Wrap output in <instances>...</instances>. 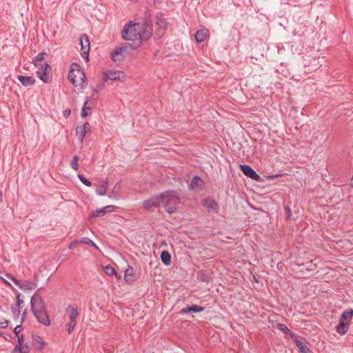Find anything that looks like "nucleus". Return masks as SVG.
<instances>
[{
	"instance_id": "nucleus-1",
	"label": "nucleus",
	"mask_w": 353,
	"mask_h": 353,
	"mask_svg": "<svg viewBox=\"0 0 353 353\" xmlns=\"http://www.w3.org/2000/svg\"><path fill=\"white\" fill-rule=\"evenodd\" d=\"M138 23H134L132 21L124 26L122 30V37L125 41H132L133 43H126L129 49L134 50L137 49L142 42V36L139 30L137 29Z\"/></svg>"
},
{
	"instance_id": "nucleus-2",
	"label": "nucleus",
	"mask_w": 353,
	"mask_h": 353,
	"mask_svg": "<svg viewBox=\"0 0 353 353\" xmlns=\"http://www.w3.org/2000/svg\"><path fill=\"white\" fill-rule=\"evenodd\" d=\"M68 79L74 87L80 86L81 89H84L87 87L88 82L85 74L77 63H72L71 64Z\"/></svg>"
},
{
	"instance_id": "nucleus-3",
	"label": "nucleus",
	"mask_w": 353,
	"mask_h": 353,
	"mask_svg": "<svg viewBox=\"0 0 353 353\" xmlns=\"http://www.w3.org/2000/svg\"><path fill=\"white\" fill-rule=\"evenodd\" d=\"M160 198L168 213L173 214L176 211V205L180 203L181 199L176 190L164 191L160 194Z\"/></svg>"
},
{
	"instance_id": "nucleus-4",
	"label": "nucleus",
	"mask_w": 353,
	"mask_h": 353,
	"mask_svg": "<svg viewBox=\"0 0 353 353\" xmlns=\"http://www.w3.org/2000/svg\"><path fill=\"white\" fill-rule=\"evenodd\" d=\"M51 72V65L48 63H45L40 65V68L36 72V74L39 79L43 83H50L52 81V76Z\"/></svg>"
},
{
	"instance_id": "nucleus-5",
	"label": "nucleus",
	"mask_w": 353,
	"mask_h": 353,
	"mask_svg": "<svg viewBox=\"0 0 353 353\" xmlns=\"http://www.w3.org/2000/svg\"><path fill=\"white\" fill-rule=\"evenodd\" d=\"M292 271V274L296 278L307 279L314 274L315 269L308 268L307 266H294Z\"/></svg>"
},
{
	"instance_id": "nucleus-6",
	"label": "nucleus",
	"mask_w": 353,
	"mask_h": 353,
	"mask_svg": "<svg viewBox=\"0 0 353 353\" xmlns=\"http://www.w3.org/2000/svg\"><path fill=\"white\" fill-rule=\"evenodd\" d=\"M81 56L86 62L89 61V52L90 48V42L89 37L86 34H82L79 38Z\"/></svg>"
},
{
	"instance_id": "nucleus-7",
	"label": "nucleus",
	"mask_w": 353,
	"mask_h": 353,
	"mask_svg": "<svg viewBox=\"0 0 353 353\" xmlns=\"http://www.w3.org/2000/svg\"><path fill=\"white\" fill-rule=\"evenodd\" d=\"M239 168L240 170L243 172V174L247 177H249L251 179L258 182L263 181L261 176L259 174H258L250 165L246 164H241L239 165Z\"/></svg>"
},
{
	"instance_id": "nucleus-8",
	"label": "nucleus",
	"mask_w": 353,
	"mask_h": 353,
	"mask_svg": "<svg viewBox=\"0 0 353 353\" xmlns=\"http://www.w3.org/2000/svg\"><path fill=\"white\" fill-rule=\"evenodd\" d=\"M6 276L23 290H32L36 288V285L32 281L19 280L9 274H6Z\"/></svg>"
},
{
	"instance_id": "nucleus-9",
	"label": "nucleus",
	"mask_w": 353,
	"mask_h": 353,
	"mask_svg": "<svg viewBox=\"0 0 353 353\" xmlns=\"http://www.w3.org/2000/svg\"><path fill=\"white\" fill-rule=\"evenodd\" d=\"M31 310L33 312L34 310H46V304L43 299L37 293H35L30 300Z\"/></svg>"
},
{
	"instance_id": "nucleus-10",
	"label": "nucleus",
	"mask_w": 353,
	"mask_h": 353,
	"mask_svg": "<svg viewBox=\"0 0 353 353\" xmlns=\"http://www.w3.org/2000/svg\"><path fill=\"white\" fill-rule=\"evenodd\" d=\"M125 74L120 70H108L103 74V83L107 82L108 80L117 81L123 77Z\"/></svg>"
},
{
	"instance_id": "nucleus-11",
	"label": "nucleus",
	"mask_w": 353,
	"mask_h": 353,
	"mask_svg": "<svg viewBox=\"0 0 353 353\" xmlns=\"http://www.w3.org/2000/svg\"><path fill=\"white\" fill-rule=\"evenodd\" d=\"M91 132V125L88 122H85L82 125L77 126L76 129V135L81 142L83 141L84 137L87 133Z\"/></svg>"
},
{
	"instance_id": "nucleus-12",
	"label": "nucleus",
	"mask_w": 353,
	"mask_h": 353,
	"mask_svg": "<svg viewBox=\"0 0 353 353\" xmlns=\"http://www.w3.org/2000/svg\"><path fill=\"white\" fill-rule=\"evenodd\" d=\"M33 314L40 323L46 326H49L50 325V317L46 312V310L36 311L34 310Z\"/></svg>"
},
{
	"instance_id": "nucleus-13",
	"label": "nucleus",
	"mask_w": 353,
	"mask_h": 353,
	"mask_svg": "<svg viewBox=\"0 0 353 353\" xmlns=\"http://www.w3.org/2000/svg\"><path fill=\"white\" fill-rule=\"evenodd\" d=\"M203 205L208 210V212H212L214 213L219 212V205L218 203L210 197L205 198L203 200Z\"/></svg>"
},
{
	"instance_id": "nucleus-14",
	"label": "nucleus",
	"mask_w": 353,
	"mask_h": 353,
	"mask_svg": "<svg viewBox=\"0 0 353 353\" xmlns=\"http://www.w3.org/2000/svg\"><path fill=\"white\" fill-rule=\"evenodd\" d=\"M204 185V181L200 176L196 175L192 178L189 188L194 191H201L203 189Z\"/></svg>"
},
{
	"instance_id": "nucleus-15",
	"label": "nucleus",
	"mask_w": 353,
	"mask_h": 353,
	"mask_svg": "<svg viewBox=\"0 0 353 353\" xmlns=\"http://www.w3.org/2000/svg\"><path fill=\"white\" fill-rule=\"evenodd\" d=\"M161 203V198H160V194L156 196H153L143 201V205L147 210H150L152 207L158 208Z\"/></svg>"
},
{
	"instance_id": "nucleus-16",
	"label": "nucleus",
	"mask_w": 353,
	"mask_h": 353,
	"mask_svg": "<svg viewBox=\"0 0 353 353\" xmlns=\"http://www.w3.org/2000/svg\"><path fill=\"white\" fill-rule=\"evenodd\" d=\"M129 49V47H127L126 43H123L121 46L117 47L115 49L113 50V51L111 52L110 57L112 60L114 62H116L117 61H119L120 59L118 58V56L121 55L123 52H125Z\"/></svg>"
},
{
	"instance_id": "nucleus-17",
	"label": "nucleus",
	"mask_w": 353,
	"mask_h": 353,
	"mask_svg": "<svg viewBox=\"0 0 353 353\" xmlns=\"http://www.w3.org/2000/svg\"><path fill=\"white\" fill-rule=\"evenodd\" d=\"M17 79L23 86L26 87L33 85L36 82L35 79L32 76L18 75Z\"/></svg>"
},
{
	"instance_id": "nucleus-18",
	"label": "nucleus",
	"mask_w": 353,
	"mask_h": 353,
	"mask_svg": "<svg viewBox=\"0 0 353 353\" xmlns=\"http://www.w3.org/2000/svg\"><path fill=\"white\" fill-rule=\"evenodd\" d=\"M156 24L158 26L159 30H162L163 31L165 30L167 28V21L166 19L163 17V12H158L156 15Z\"/></svg>"
},
{
	"instance_id": "nucleus-19",
	"label": "nucleus",
	"mask_w": 353,
	"mask_h": 353,
	"mask_svg": "<svg viewBox=\"0 0 353 353\" xmlns=\"http://www.w3.org/2000/svg\"><path fill=\"white\" fill-rule=\"evenodd\" d=\"M204 310H205V307L203 306H200L198 305H192L190 306H187V307L183 308L181 310V314H187V313H190V312L198 313V312H203Z\"/></svg>"
},
{
	"instance_id": "nucleus-20",
	"label": "nucleus",
	"mask_w": 353,
	"mask_h": 353,
	"mask_svg": "<svg viewBox=\"0 0 353 353\" xmlns=\"http://www.w3.org/2000/svg\"><path fill=\"white\" fill-rule=\"evenodd\" d=\"M208 29H206V28L199 29L196 32V33L194 34V39L197 43H201L205 41V39L208 35Z\"/></svg>"
},
{
	"instance_id": "nucleus-21",
	"label": "nucleus",
	"mask_w": 353,
	"mask_h": 353,
	"mask_svg": "<svg viewBox=\"0 0 353 353\" xmlns=\"http://www.w3.org/2000/svg\"><path fill=\"white\" fill-rule=\"evenodd\" d=\"M353 316V310L347 309L343 312L341 315L339 321L345 322V323L350 324V322Z\"/></svg>"
},
{
	"instance_id": "nucleus-22",
	"label": "nucleus",
	"mask_w": 353,
	"mask_h": 353,
	"mask_svg": "<svg viewBox=\"0 0 353 353\" xmlns=\"http://www.w3.org/2000/svg\"><path fill=\"white\" fill-rule=\"evenodd\" d=\"M65 312L68 313L70 320H76L79 315L78 307L77 305H70L65 309Z\"/></svg>"
},
{
	"instance_id": "nucleus-23",
	"label": "nucleus",
	"mask_w": 353,
	"mask_h": 353,
	"mask_svg": "<svg viewBox=\"0 0 353 353\" xmlns=\"http://www.w3.org/2000/svg\"><path fill=\"white\" fill-rule=\"evenodd\" d=\"M124 279L127 283H130L134 280V270L132 266H128L125 270Z\"/></svg>"
},
{
	"instance_id": "nucleus-24",
	"label": "nucleus",
	"mask_w": 353,
	"mask_h": 353,
	"mask_svg": "<svg viewBox=\"0 0 353 353\" xmlns=\"http://www.w3.org/2000/svg\"><path fill=\"white\" fill-rule=\"evenodd\" d=\"M33 341L37 350H41L44 348L45 343L43 341V339L40 336L33 335Z\"/></svg>"
},
{
	"instance_id": "nucleus-25",
	"label": "nucleus",
	"mask_w": 353,
	"mask_h": 353,
	"mask_svg": "<svg viewBox=\"0 0 353 353\" xmlns=\"http://www.w3.org/2000/svg\"><path fill=\"white\" fill-rule=\"evenodd\" d=\"M103 271L107 274L108 275L112 276L114 275L118 280L121 279V275H119L115 269L114 268V266H101Z\"/></svg>"
},
{
	"instance_id": "nucleus-26",
	"label": "nucleus",
	"mask_w": 353,
	"mask_h": 353,
	"mask_svg": "<svg viewBox=\"0 0 353 353\" xmlns=\"http://www.w3.org/2000/svg\"><path fill=\"white\" fill-rule=\"evenodd\" d=\"M197 279H198V280H199L201 281L206 282V283H209L212 281L210 274L203 272V271L198 272Z\"/></svg>"
},
{
	"instance_id": "nucleus-27",
	"label": "nucleus",
	"mask_w": 353,
	"mask_h": 353,
	"mask_svg": "<svg viewBox=\"0 0 353 353\" xmlns=\"http://www.w3.org/2000/svg\"><path fill=\"white\" fill-rule=\"evenodd\" d=\"M349 327V324L339 321V325L336 327V332L341 335H344L347 333Z\"/></svg>"
},
{
	"instance_id": "nucleus-28",
	"label": "nucleus",
	"mask_w": 353,
	"mask_h": 353,
	"mask_svg": "<svg viewBox=\"0 0 353 353\" xmlns=\"http://www.w3.org/2000/svg\"><path fill=\"white\" fill-rule=\"evenodd\" d=\"M90 98L91 97H87L86 98V100L84 102L83 105V107L81 108V117L83 118H85V117H88L90 114V112H88V111L91 110V108L89 107V106H87V104L88 103V101L90 99Z\"/></svg>"
},
{
	"instance_id": "nucleus-29",
	"label": "nucleus",
	"mask_w": 353,
	"mask_h": 353,
	"mask_svg": "<svg viewBox=\"0 0 353 353\" xmlns=\"http://www.w3.org/2000/svg\"><path fill=\"white\" fill-rule=\"evenodd\" d=\"M161 260L164 265H170L171 261V255L167 250H163L161 253Z\"/></svg>"
},
{
	"instance_id": "nucleus-30",
	"label": "nucleus",
	"mask_w": 353,
	"mask_h": 353,
	"mask_svg": "<svg viewBox=\"0 0 353 353\" xmlns=\"http://www.w3.org/2000/svg\"><path fill=\"white\" fill-rule=\"evenodd\" d=\"M47 54L44 52H39L32 60V63L34 66H40L41 64L39 62L45 59Z\"/></svg>"
},
{
	"instance_id": "nucleus-31",
	"label": "nucleus",
	"mask_w": 353,
	"mask_h": 353,
	"mask_svg": "<svg viewBox=\"0 0 353 353\" xmlns=\"http://www.w3.org/2000/svg\"><path fill=\"white\" fill-rule=\"evenodd\" d=\"M121 186L120 182L117 183L114 185V186L111 192V194H108V196L113 197L114 199H118L120 196L119 191L121 190Z\"/></svg>"
},
{
	"instance_id": "nucleus-32",
	"label": "nucleus",
	"mask_w": 353,
	"mask_h": 353,
	"mask_svg": "<svg viewBox=\"0 0 353 353\" xmlns=\"http://www.w3.org/2000/svg\"><path fill=\"white\" fill-rule=\"evenodd\" d=\"M105 214V210L103 208L101 209H97L96 210L92 211L89 215V220L91 221L94 218L103 216Z\"/></svg>"
},
{
	"instance_id": "nucleus-33",
	"label": "nucleus",
	"mask_w": 353,
	"mask_h": 353,
	"mask_svg": "<svg viewBox=\"0 0 353 353\" xmlns=\"http://www.w3.org/2000/svg\"><path fill=\"white\" fill-rule=\"evenodd\" d=\"M77 324V320H70V321L67 323V330L69 334H71Z\"/></svg>"
},
{
	"instance_id": "nucleus-34",
	"label": "nucleus",
	"mask_w": 353,
	"mask_h": 353,
	"mask_svg": "<svg viewBox=\"0 0 353 353\" xmlns=\"http://www.w3.org/2000/svg\"><path fill=\"white\" fill-rule=\"evenodd\" d=\"M21 307H18L17 305H12L11 310L14 319H18L21 313Z\"/></svg>"
},
{
	"instance_id": "nucleus-35",
	"label": "nucleus",
	"mask_w": 353,
	"mask_h": 353,
	"mask_svg": "<svg viewBox=\"0 0 353 353\" xmlns=\"http://www.w3.org/2000/svg\"><path fill=\"white\" fill-rule=\"evenodd\" d=\"M79 160V157L78 155H74L71 161V167L74 170H77L79 168L78 161Z\"/></svg>"
},
{
	"instance_id": "nucleus-36",
	"label": "nucleus",
	"mask_w": 353,
	"mask_h": 353,
	"mask_svg": "<svg viewBox=\"0 0 353 353\" xmlns=\"http://www.w3.org/2000/svg\"><path fill=\"white\" fill-rule=\"evenodd\" d=\"M15 350H18L19 353H28L30 351L29 347L26 345H17Z\"/></svg>"
},
{
	"instance_id": "nucleus-37",
	"label": "nucleus",
	"mask_w": 353,
	"mask_h": 353,
	"mask_svg": "<svg viewBox=\"0 0 353 353\" xmlns=\"http://www.w3.org/2000/svg\"><path fill=\"white\" fill-rule=\"evenodd\" d=\"M79 179L86 186L90 187L92 185V183L86 179L82 174H78L77 175Z\"/></svg>"
},
{
	"instance_id": "nucleus-38",
	"label": "nucleus",
	"mask_w": 353,
	"mask_h": 353,
	"mask_svg": "<svg viewBox=\"0 0 353 353\" xmlns=\"http://www.w3.org/2000/svg\"><path fill=\"white\" fill-rule=\"evenodd\" d=\"M96 192H97V194H99V195H105L107 192L106 185H97Z\"/></svg>"
},
{
	"instance_id": "nucleus-39",
	"label": "nucleus",
	"mask_w": 353,
	"mask_h": 353,
	"mask_svg": "<svg viewBox=\"0 0 353 353\" xmlns=\"http://www.w3.org/2000/svg\"><path fill=\"white\" fill-rule=\"evenodd\" d=\"M80 243H84V244H86V245H92V246L97 248V246L96 245V244L91 239H90L88 237L82 238L80 240Z\"/></svg>"
},
{
	"instance_id": "nucleus-40",
	"label": "nucleus",
	"mask_w": 353,
	"mask_h": 353,
	"mask_svg": "<svg viewBox=\"0 0 353 353\" xmlns=\"http://www.w3.org/2000/svg\"><path fill=\"white\" fill-rule=\"evenodd\" d=\"M278 328L283 332L285 334H291L292 332L289 330V328L283 323H279Z\"/></svg>"
},
{
	"instance_id": "nucleus-41",
	"label": "nucleus",
	"mask_w": 353,
	"mask_h": 353,
	"mask_svg": "<svg viewBox=\"0 0 353 353\" xmlns=\"http://www.w3.org/2000/svg\"><path fill=\"white\" fill-rule=\"evenodd\" d=\"M104 84L105 83H103V80L102 81V82L98 83L96 88H94L92 90V97H93L95 94L98 93L103 88Z\"/></svg>"
},
{
	"instance_id": "nucleus-42",
	"label": "nucleus",
	"mask_w": 353,
	"mask_h": 353,
	"mask_svg": "<svg viewBox=\"0 0 353 353\" xmlns=\"http://www.w3.org/2000/svg\"><path fill=\"white\" fill-rule=\"evenodd\" d=\"M284 212L285 214L286 220H290L292 216V210L288 205L284 207Z\"/></svg>"
},
{
	"instance_id": "nucleus-43",
	"label": "nucleus",
	"mask_w": 353,
	"mask_h": 353,
	"mask_svg": "<svg viewBox=\"0 0 353 353\" xmlns=\"http://www.w3.org/2000/svg\"><path fill=\"white\" fill-rule=\"evenodd\" d=\"M299 350L301 353H311L310 349L306 345L299 347Z\"/></svg>"
},
{
	"instance_id": "nucleus-44",
	"label": "nucleus",
	"mask_w": 353,
	"mask_h": 353,
	"mask_svg": "<svg viewBox=\"0 0 353 353\" xmlns=\"http://www.w3.org/2000/svg\"><path fill=\"white\" fill-rule=\"evenodd\" d=\"M116 208V206L114 205H107L103 207V209L105 210V213H109L113 212Z\"/></svg>"
},
{
	"instance_id": "nucleus-45",
	"label": "nucleus",
	"mask_w": 353,
	"mask_h": 353,
	"mask_svg": "<svg viewBox=\"0 0 353 353\" xmlns=\"http://www.w3.org/2000/svg\"><path fill=\"white\" fill-rule=\"evenodd\" d=\"M22 330H23V326L21 324H20V325H17L14 328L13 332H14L15 335L17 336H18V335H19V334L21 332Z\"/></svg>"
},
{
	"instance_id": "nucleus-46",
	"label": "nucleus",
	"mask_w": 353,
	"mask_h": 353,
	"mask_svg": "<svg viewBox=\"0 0 353 353\" xmlns=\"http://www.w3.org/2000/svg\"><path fill=\"white\" fill-rule=\"evenodd\" d=\"M9 321L5 319H1L0 321V327L5 328L8 326Z\"/></svg>"
},
{
	"instance_id": "nucleus-47",
	"label": "nucleus",
	"mask_w": 353,
	"mask_h": 353,
	"mask_svg": "<svg viewBox=\"0 0 353 353\" xmlns=\"http://www.w3.org/2000/svg\"><path fill=\"white\" fill-rule=\"evenodd\" d=\"M21 294H19L17 296V303L14 304V305H17L18 307H21V306L23 305V301L20 299Z\"/></svg>"
},
{
	"instance_id": "nucleus-48",
	"label": "nucleus",
	"mask_w": 353,
	"mask_h": 353,
	"mask_svg": "<svg viewBox=\"0 0 353 353\" xmlns=\"http://www.w3.org/2000/svg\"><path fill=\"white\" fill-rule=\"evenodd\" d=\"M283 174H272V175H268V176H265V178L268 179V180H272V179H274L276 178H278V177H280V176H282Z\"/></svg>"
},
{
	"instance_id": "nucleus-49",
	"label": "nucleus",
	"mask_w": 353,
	"mask_h": 353,
	"mask_svg": "<svg viewBox=\"0 0 353 353\" xmlns=\"http://www.w3.org/2000/svg\"><path fill=\"white\" fill-rule=\"evenodd\" d=\"M80 243V241H74L70 243V245H69V248L70 249H73L77 245H79Z\"/></svg>"
},
{
	"instance_id": "nucleus-50",
	"label": "nucleus",
	"mask_w": 353,
	"mask_h": 353,
	"mask_svg": "<svg viewBox=\"0 0 353 353\" xmlns=\"http://www.w3.org/2000/svg\"><path fill=\"white\" fill-rule=\"evenodd\" d=\"M17 341H18V345H22L24 341V336L23 335H18Z\"/></svg>"
},
{
	"instance_id": "nucleus-51",
	"label": "nucleus",
	"mask_w": 353,
	"mask_h": 353,
	"mask_svg": "<svg viewBox=\"0 0 353 353\" xmlns=\"http://www.w3.org/2000/svg\"><path fill=\"white\" fill-rule=\"evenodd\" d=\"M70 113H71V110H70V109H66V110H65L63 111V117H69V116H70Z\"/></svg>"
},
{
	"instance_id": "nucleus-52",
	"label": "nucleus",
	"mask_w": 353,
	"mask_h": 353,
	"mask_svg": "<svg viewBox=\"0 0 353 353\" xmlns=\"http://www.w3.org/2000/svg\"><path fill=\"white\" fill-rule=\"evenodd\" d=\"M295 342V344L299 348V347L301 346H303L304 344L300 341V340H298V339H296L294 341Z\"/></svg>"
},
{
	"instance_id": "nucleus-53",
	"label": "nucleus",
	"mask_w": 353,
	"mask_h": 353,
	"mask_svg": "<svg viewBox=\"0 0 353 353\" xmlns=\"http://www.w3.org/2000/svg\"><path fill=\"white\" fill-rule=\"evenodd\" d=\"M26 314H27V311L25 310L23 312V314H22V316H21V323H22L23 322H24L25 319H26Z\"/></svg>"
},
{
	"instance_id": "nucleus-54",
	"label": "nucleus",
	"mask_w": 353,
	"mask_h": 353,
	"mask_svg": "<svg viewBox=\"0 0 353 353\" xmlns=\"http://www.w3.org/2000/svg\"><path fill=\"white\" fill-rule=\"evenodd\" d=\"M102 185H106V189H107L108 186V179H106L105 181Z\"/></svg>"
},
{
	"instance_id": "nucleus-55",
	"label": "nucleus",
	"mask_w": 353,
	"mask_h": 353,
	"mask_svg": "<svg viewBox=\"0 0 353 353\" xmlns=\"http://www.w3.org/2000/svg\"><path fill=\"white\" fill-rule=\"evenodd\" d=\"M2 200V191L0 190V201Z\"/></svg>"
},
{
	"instance_id": "nucleus-56",
	"label": "nucleus",
	"mask_w": 353,
	"mask_h": 353,
	"mask_svg": "<svg viewBox=\"0 0 353 353\" xmlns=\"http://www.w3.org/2000/svg\"><path fill=\"white\" fill-rule=\"evenodd\" d=\"M6 335V334H4ZM7 336H10V335L6 334V336H4V339H7Z\"/></svg>"
},
{
	"instance_id": "nucleus-57",
	"label": "nucleus",
	"mask_w": 353,
	"mask_h": 353,
	"mask_svg": "<svg viewBox=\"0 0 353 353\" xmlns=\"http://www.w3.org/2000/svg\"><path fill=\"white\" fill-rule=\"evenodd\" d=\"M152 261H151L150 262L149 265H152Z\"/></svg>"
},
{
	"instance_id": "nucleus-58",
	"label": "nucleus",
	"mask_w": 353,
	"mask_h": 353,
	"mask_svg": "<svg viewBox=\"0 0 353 353\" xmlns=\"http://www.w3.org/2000/svg\"><path fill=\"white\" fill-rule=\"evenodd\" d=\"M0 335L3 336V332H0Z\"/></svg>"
},
{
	"instance_id": "nucleus-59",
	"label": "nucleus",
	"mask_w": 353,
	"mask_h": 353,
	"mask_svg": "<svg viewBox=\"0 0 353 353\" xmlns=\"http://www.w3.org/2000/svg\"><path fill=\"white\" fill-rule=\"evenodd\" d=\"M280 263H281V262H279V263H277V265H280Z\"/></svg>"
}]
</instances>
